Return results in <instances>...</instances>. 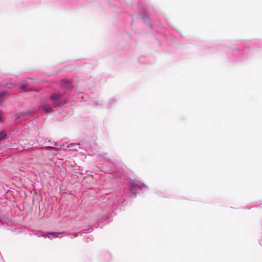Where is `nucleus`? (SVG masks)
Returning <instances> with one entry per match:
<instances>
[{"label":"nucleus","instance_id":"obj_1","mask_svg":"<svg viewBox=\"0 0 262 262\" xmlns=\"http://www.w3.org/2000/svg\"><path fill=\"white\" fill-rule=\"evenodd\" d=\"M61 96L59 94H54L51 96V99L54 102V106L57 107L62 104Z\"/></svg>","mask_w":262,"mask_h":262},{"label":"nucleus","instance_id":"obj_4","mask_svg":"<svg viewBox=\"0 0 262 262\" xmlns=\"http://www.w3.org/2000/svg\"><path fill=\"white\" fill-rule=\"evenodd\" d=\"M48 234L54 236L55 237H58L59 233H57V232H49Z\"/></svg>","mask_w":262,"mask_h":262},{"label":"nucleus","instance_id":"obj_6","mask_svg":"<svg viewBox=\"0 0 262 262\" xmlns=\"http://www.w3.org/2000/svg\"><path fill=\"white\" fill-rule=\"evenodd\" d=\"M49 234H48V233L47 234H46V236L48 237H49Z\"/></svg>","mask_w":262,"mask_h":262},{"label":"nucleus","instance_id":"obj_3","mask_svg":"<svg viewBox=\"0 0 262 262\" xmlns=\"http://www.w3.org/2000/svg\"><path fill=\"white\" fill-rule=\"evenodd\" d=\"M136 186H137L139 189H142L144 186L141 183H134V184Z\"/></svg>","mask_w":262,"mask_h":262},{"label":"nucleus","instance_id":"obj_5","mask_svg":"<svg viewBox=\"0 0 262 262\" xmlns=\"http://www.w3.org/2000/svg\"><path fill=\"white\" fill-rule=\"evenodd\" d=\"M6 137V134L4 133H0V141L4 139Z\"/></svg>","mask_w":262,"mask_h":262},{"label":"nucleus","instance_id":"obj_7","mask_svg":"<svg viewBox=\"0 0 262 262\" xmlns=\"http://www.w3.org/2000/svg\"><path fill=\"white\" fill-rule=\"evenodd\" d=\"M42 236H44V237H46V234H42Z\"/></svg>","mask_w":262,"mask_h":262},{"label":"nucleus","instance_id":"obj_2","mask_svg":"<svg viewBox=\"0 0 262 262\" xmlns=\"http://www.w3.org/2000/svg\"><path fill=\"white\" fill-rule=\"evenodd\" d=\"M43 109L45 110V112L47 113H50L52 111V108L50 106H49L47 105L43 106Z\"/></svg>","mask_w":262,"mask_h":262}]
</instances>
